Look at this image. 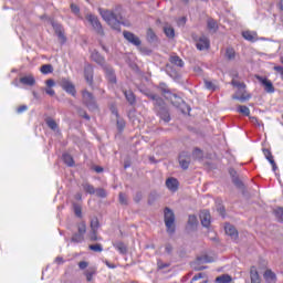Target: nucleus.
<instances>
[{
	"label": "nucleus",
	"mask_w": 283,
	"mask_h": 283,
	"mask_svg": "<svg viewBox=\"0 0 283 283\" xmlns=\"http://www.w3.org/2000/svg\"><path fill=\"white\" fill-rule=\"evenodd\" d=\"M98 12L102 17V19L105 20V22L113 28V30H116L117 32H120V21H118V15L114 13L113 10H105V9H98Z\"/></svg>",
	"instance_id": "nucleus-1"
},
{
	"label": "nucleus",
	"mask_w": 283,
	"mask_h": 283,
	"mask_svg": "<svg viewBox=\"0 0 283 283\" xmlns=\"http://www.w3.org/2000/svg\"><path fill=\"white\" fill-rule=\"evenodd\" d=\"M164 222L167 233H169V235H174L176 233V214L169 208H165L164 210Z\"/></svg>",
	"instance_id": "nucleus-2"
},
{
	"label": "nucleus",
	"mask_w": 283,
	"mask_h": 283,
	"mask_svg": "<svg viewBox=\"0 0 283 283\" xmlns=\"http://www.w3.org/2000/svg\"><path fill=\"white\" fill-rule=\"evenodd\" d=\"M83 103L84 105H86L90 112H96V109H98V104H96V98L88 91L83 92Z\"/></svg>",
	"instance_id": "nucleus-3"
},
{
	"label": "nucleus",
	"mask_w": 283,
	"mask_h": 283,
	"mask_svg": "<svg viewBox=\"0 0 283 283\" xmlns=\"http://www.w3.org/2000/svg\"><path fill=\"white\" fill-rule=\"evenodd\" d=\"M146 96L153 101L156 112H165V109H167V105L165 104V99H163V97L154 93H146Z\"/></svg>",
	"instance_id": "nucleus-4"
},
{
	"label": "nucleus",
	"mask_w": 283,
	"mask_h": 283,
	"mask_svg": "<svg viewBox=\"0 0 283 283\" xmlns=\"http://www.w3.org/2000/svg\"><path fill=\"white\" fill-rule=\"evenodd\" d=\"M86 20L88 23H91L92 28L95 30V32H97V34H103V25L101 24L98 17L88 13L86 14Z\"/></svg>",
	"instance_id": "nucleus-5"
},
{
	"label": "nucleus",
	"mask_w": 283,
	"mask_h": 283,
	"mask_svg": "<svg viewBox=\"0 0 283 283\" xmlns=\"http://www.w3.org/2000/svg\"><path fill=\"white\" fill-rule=\"evenodd\" d=\"M255 78L259 81L260 84L263 85L265 92L268 94H274L275 93V86H273V82L266 77H262L260 75H255Z\"/></svg>",
	"instance_id": "nucleus-6"
},
{
	"label": "nucleus",
	"mask_w": 283,
	"mask_h": 283,
	"mask_svg": "<svg viewBox=\"0 0 283 283\" xmlns=\"http://www.w3.org/2000/svg\"><path fill=\"white\" fill-rule=\"evenodd\" d=\"M124 39H126V41H128V43H132V45H135L136 48H140L142 45V41L140 38H138L136 34L129 32V31H124Z\"/></svg>",
	"instance_id": "nucleus-7"
},
{
	"label": "nucleus",
	"mask_w": 283,
	"mask_h": 283,
	"mask_svg": "<svg viewBox=\"0 0 283 283\" xmlns=\"http://www.w3.org/2000/svg\"><path fill=\"white\" fill-rule=\"evenodd\" d=\"M232 98L233 101H240V103H247L251 98V94L247 93V88H244V91H238Z\"/></svg>",
	"instance_id": "nucleus-8"
},
{
	"label": "nucleus",
	"mask_w": 283,
	"mask_h": 283,
	"mask_svg": "<svg viewBox=\"0 0 283 283\" xmlns=\"http://www.w3.org/2000/svg\"><path fill=\"white\" fill-rule=\"evenodd\" d=\"M166 187L169 189V191L176 193V191H178V187H180V182L178 179L170 177L166 180Z\"/></svg>",
	"instance_id": "nucleus-9"
},
{
	"label": "nucleus",
	"mask_w": 283,
	"mask_h": 283,
	"mask_svg": "<svg viewBox=\"0 0 283 283\" xmlns=\"http://www.w3.org/2000/svg\"><path fill=\"white\" fill-rule=\"evenodd\" d=\"M191 164V157H189L188 153H181L179 155V165L184 169H189V165Z\"/></svg>",
	"instance_id": "nucleus-10"
},
{
	"label": "nucleus",
	"mask_w": 283,
	"mask_h": 283,
	"mask_svg": "<svg viewBox=\"0 0 283 283\" xmlns=\"http://www.w3.org/2000/svg\"><path fill=\"white\" fill-rule=\"evenodd\" d=\"M200 220H201L202 227H206V229H209L211 224V213H209V210L201 211Z\"/></svg>",
	"instance_id": "nucleus-11"
},
{
	"label": "nucleus",
	"mask_w": 283,
	"mask_h": 283,
	"mask_svg": "<svg viewBox=\"0 0 283 283\" xmlns=\"http://www.w3.org/2000/svg\"><path fill=\"white\" fill-rule=\"evenodd\" d=\"M84 76H85L86 83L88 85H92V83L94 82V69L92 67V65L87 64L85 66Z\"/></svg>",
	"instance_id": "nucleus-12"
},
{
	"label": "nucleus",
	"mask_w": 283,
	"mask_h": 283,
	"mask_svg": "<svg viewBox=\"0 0 283 283\" xmlns=\"http://www.w3.org/2000/svg\"><path fill=\"white\" fill-rule=\"evenodd\" d=\"M61 87L67 92V94H71L72 96H75L76 90L74 88V85L72 82L67 80L61 81Z\"/></svg>",
	"instance_id": "nucleus-13"
},
{
	"label": "nucleus",
	"mask_w": 283,
	"mask_h": 283,
	"mask_svg": "<svg viewBox=\"0 0 283 283\" xmlns=\"http://www.w3.org/2000/svg\"><path fill=\"white\" fill-rule=\"evenodd\" d=\"M226 233L231 238V240H238V230L232 224L227 223L226 227Z\"/></svg>",
	"instance_id": "nucleus-14"
},
{
	"label": "nucleus",
	"mask_w": 283,
	"mask_h": 283,
	"mask_svg": "<svg viewBox=\"0 0 283 283\" xmlns=\"http://www.w3.org/2000/svg\"><path fill=\"white\" fill-rule=\"evenodd\" d=\"M209 46H210V42H209V38L207 36H201L197 42V49H199L200 51L209 50Z\"/></svg>",
	"instance_id": "nucleus-15"
},
{
	"label": "nucleus",
	"mask_w": 283,
	"mask_h": 283,
	"mask_svg": "<svg viewBox=\"0 0 283 283\" xmlns=\"http://www.w3.org/2000/svg\"><path fill=\"white\" fill-rule=\"evenodd\" d=\"M250 280L251 283H262L260 280V274L258 273V269L255 266H251L250 269Z\"/></svg>",
	"instance_id": "nucleus-16"
},
{
	"label": "nucleus",
	"mask_w": 283,
	"mask_h": 283,
	"mask_svg": "<svg viewBox=\"0 0 283 283\" xmlns=\"http://www.w3.org/2000/svg\"><path fill=\"white\" fill-rule=\"evenodd\" d=\"M263 277H264L266 283H275V282H277V276L271 270H266L264 272V274H263Z\"/></svg>",
	"instance_id": "nucleus-17"
},
{
	"label": "nucleus",
	"mask_w": 283,
	"mask_h": 283,
	"mask_svg": "<svg viewBox=\"0 0 283 283\" xmlns=\"http://www.w3.org/2000/svg\"><path fill=\"white\" fill-rule=\"evenodd\" d=\"M92 61H95L98 65H105V57L101 55L99 52L93 51L91 53Z\"/></svg>",
	"instance_id": "nucleus-18"
},
{
	"label": "nucleus",
	"mask_w": 283,
	"mask_h": 283,
	"mask_svg": "<svg viewBox=\"0 0 283 283\" xmlns=\"http://www.w3.org/2000/svg\"><path fill=\"white\" fill-rule=\"evenodd\" d=\"M104 72L109 83H116V75L114 74V70L107 65H104Z\"/></svg>",
	"instance_id": "nucleus-19"
},
{
	"label": "nucleus",
	"mask_w": 283,
	"mask_h": 283,
	"mask_svg": "<svg viewBox=\"0 0 283 283\" xmlns=\"http://www.w3.org/2000/svg\"><path fill=\"white\" fill-rule=\"evenodd\" d=\"M158 90L164 94L165 98H171L172 96L176 97V95L171 94V91H169L165 83H160Z\"/></svg>",
	"instance_id": "nucleus-20"
},
{
	"label": "nucleus",
	"mask_w": 283,
	"mask_h": 283,
	"mask_svg": "<svg viewBox=\"0 0 283 283\" xmlns=\"http://www.w3.org/2000/svg\"><path fill=\"white\" fill-rule=\"evenodd\" d=\"M53 28H54L55 34L60 39L61 43H65V41H67V39L65 38V34L63 33V30L61 29V25L53 24Z\"/></svg>",
	"instance_id": "nucleus-21"
},
{
	"label": "nucleus",
	"mask_w": 283,
	"mask_h": 283,
	"mask_svg": "<svg viewBox=\"0 0 283 283\" xmlns=\"http://www.w3.org/2000/svg\"><path fill=\"white\" fill-rule=\"evenodd\" d=\"M20 83H22V85L32 86L36 83V80H34V76L29 75V76L21 77Z\"/></svg>",
	"instance_id": "nucleus-22"
},
{
	"label": "nucleus",
	"mask_w": 283,
	"mask_h": 283,
	"mask_svg": "<svg viewBox=\"0 0 283 283\" xmlns=\"http://www.w3.org/2000/svg\"><path fill=\"white\" fill-rule=\"evenodd\" d=\"M170 63H172V65H177V67H185V61H182L178 55H171Z\"/></svg>",
	"instance_id": "nucleus-23"
},
{
	"label": "nucleus",
	"mask_w": 283,
	"mask_h": 283,
	"mask_svg": "<svg viewBox=\"0 0 283 283\" xmlns=\"http://www.w3.org/2000/svg\"><path fill=\"white\" fill-rule=\"evenodd\" d=\"M188 227L189 229H196V227H198V217H196V214L188 217Z\"/></svg>",
	"instance_id": "nucleus-24"
},
{
	"label": "nucleus",
	"mask_w": 283,
	"mask_h": 283,
	"mask_svg": "<svg viewBox=\"0 0 283 283\" xmlns=\"http://www.w3.org/2000/svg\"><path fill=\"white\" fill-rule=\"evenodd\" d=\"M82 187H83L84 191H86V193H90L91 196H94V193H96V189L94 188V186H92L87 181L83 182Z\"/></svg>",
	"instance_id": "nucleus-25"
},
{
	"label": "nucleus",
	"mask_w": 283,
	"mask_h": 283,
	"mask_svg": "<svg viewBox=\"0 0 283 283\" xmlns=\"http://www.w3.org/2000/svg\"><path fill=\"white\" fill-rule=\"evenodd\" d=\"M124 96L129 105H134V103H136V96L132 91H124Z\"/></svg>",
	"instance_id": "nucleus-26"
},
{
	"label": "nucleus",
	"mask_w": 283,
	"mask_h": 283,
	"mask_svg": "<svg viewBox=\"0 0 283 283\" xmlns=\"http://www.w3.org/2000/svg\"><path fill=\"white\" fill-rule=\"evenodd\" d=\"M85 241V234L81 233H74L73 237L71 238V242H74L75 244H81V242Z\"/></svg>",
	"instance_id": "nucleus-27"
},
{
	"label": "nucleus",
	"mask_w": 283,
	"mask_h": 283,
	"mask_svg": "<svg viewBox=\"0 0 283 283\" xmlns=\"http://www.w3.org/2000/svg\"><path fill=\"white\" fill-rule=\"evenodd\" d=\"M114 248H115L116 251H118L122 255H125V253H127V245H125V243H123V242L114 243Z\"/></svg>",
	"instance_id": "nucleus-28"
},
{
	"label": "nucleus",
	"mask_w": 283,
	"mask_h": 283,
	"mask_svg": "<svg viewBox=\"0 0 283 283\" xmlns=\"http://www.w3.org/2000/svg\"><path fill=\"white\" fill-rule=\"evenodd\" d=\"M164 32L168 39H174V36H176V31L171 25L164 27Z\"/></svg>",
	"instance_id": "nucleus-29"
},
{
	"label": "nucleus",
	"mask_w": 283,
	"mask_h": 283,
	"mask_svg": "<svg viewBox=\"0 0 283 283\" xmlns=\"http://www.w3.org/2000/svg\"><path fill=\"white\" fill-rule=\"evenodd\" d=\"M207 25L210 32H218V22L216 20L209 19Z\"/></svg>",
	"instance_id": "nucleus-30"
},
{
	"label": "nucleus",
	"mask_w": 283,
	"mask_h": 283,
	"mask_svg": "<svg viewBox=\"0 0 283 283\" xmlns=\"http://www.w3.org/2000/svg\"><path fill=\"white\" fill-rule=\"evenodd\" d=\"M231 275L229 274H222L216 279L217 283H231Z\"/></svg>",
	"instance_id": "nucleus-31"
},
{
	"label": "nucleus",
	"mask_w": 283,
	"mask_h": 283,
	"mask_svg": "<svg viewBox=\"0 0 283 283\" xmlns=\"http://www.w3.org/2000/svg\"><path fill=\"white\" fill-rule=\"evenodd\" d=\"M226 57L228 61H235V50H233V48H228L226 50Z\"/></svg>",
	"instance_id": "nucleus-32"
},
{
	"label": "nucleus",
	"mask_w": 283,
	"mask_h": 283,
	"mask_svg": "<svg viewBox=\"0 0 283 283\" xmlns=\"http://www.w3.org/2000/svg\"><path fill=\"white\" fill-rule=\"evenodd\" d=\"M146 39L149 43H155V41H157L158 38L156 36V33L154 32V30L148 29Z\"/></svg>",
	"instance_id": "nucleus-33"
},
{
	"label": "nucleus",
	"mask_w": 283,
	"mask_h": 283,
	"mask_svg": "<svg viewBox=\"0 0 283 283\" xmlns=\"http://www.w3.org/2000/svg\"><path fill=\"white\" fill-rule=\"evenodd\" d=\"M45 123L48 127L52 129V132H56V129H59V124H56V120L53 118H46Z\"/></svg>",
	"instance_id": "nucleus-34"
},
{
	"label": "nucleus",
	"mask_w": 283,
	"mask_h": 283,
	"mask_svg": "<svg viewBox=\"0 0 283 283\" xmlns=\"http://www.w3.org/2000/svg\"><path fill=\"white\" fill-rule=\"evenodd\" d=\"M77 233L85 235V233H87V224L85 223V221H81L80 223H77Z\"/></svg>",
	"instance_id": "nucleus-35"
},
{
	"label": "nucleus",
	"mask_w": 283,
	"mask_h": 283,
	"mask_svg": "<svg viewBox=\"0 0 283 283\" xmlns=\"http://www.w3.org/2000/svg\"><path fill=\"white\" fill-rule=\"evenodd\" d=\"M62 158L67 167H74V158H72L70 154H64Z\"/></svg>",
	"instance_id": "nucleus-36"
},
{
	"label": "nucleus",
	"mask_w": 283,
	"mask_h": 283,
	"mask_svg": "<svg viewBox=\"0 0 283 283\" xmlns=\"http://www.w3.org/2000/svg\"><path fill=\"white\" fill-rule=\"evenodd\" d=\"M40 71L42 74H52L54 72V69L52 67L51 64H44L41 66Z\"/></svg>",
	"instance_id": "nucleus-37"
},
{
	"label": "nucleus",
	"mask_w": 283,
	"mask_h": 283,
	"mask_svg": "<svg viewBox=\"0 0 283 283\" xmlns=\"http://www.w3.org/2000/svg\"><path fill=\"white\" fill-rule=\"evenodd\" d=\"M229 174H230V176H232V178H233L232 180H233L234 185L237 187H242V181H240V179H238V177H235V170L233 168H230Z\"/></svg>",
	"instance_id": "nucleus-38"
},
{
	"label": "nucleus",
	"mask_w": 283,
	"mask_h": 283,
	"mask_svg": "<svg viewBox=\"0 0 283 283\" xmlns=\"http://www.w3.org/2000/svg\"><path fill=\"white\" fill-rule=\"evenodd\" d=\"M239 114H243V116H249L251 114V109L248 106L240 105L238 107Z\"/></svg>",
	"instance_id": "nucleus-39"
},
{
	"label": "nucleus",
	"mask_w": 283,
	"mask_h": 283,
	"mask_svg": "<svg viewBox=\"0 0 283 283\" xmlns=\"http://www.w3.org/2000/svg\"><path fill=\"white\" fill-rule=\"evenodd\" d=\"M158 114L160 115V118H163V120H165V123H169V120H171V117H169V112H167V108L158 112Z\"/></svg>",
	"instance_id": "nucleus-40"
},
{
	"label": "nucleus",
	"mask_w": 283,
	"mask_h": 283,
	"mask_svg": "<svg viewBox=\"0 0 283 283\" xmlns=\"http://www.w3.org/2000/svg\"><path fill=\"white\" fill-rule=\"evenodd\" d=\"M233 87H238V92H244L247 90V84L245 83H240L238 81H232Z\"/></svg>",
	"instance_id": "nucleus-41"
},
{
	"label": "nucleus",
	"mask_w": 283,
	"mask_h": 283,
	"mask_svg": "<svg viewBox=\"0 0 283 283\" xmlns=\"http://www.w3.org/2000/svg\"><path fill=\"white\" fill-rule=\"evenodd\" d=\"M242 36L245 39V41H251L252 43L255 41V36L250 31H244Z\"/></svg>",
	"instance_id": "nucleus-42"
},
{
	"label": "nucleus",
	"mask_w": 283,
	"mask_h": 283,
	"mask_svg": "<svg viewBox=\"0 0 283 283\" xmlns=\"http://www.w3.org/2000/svg\"><path fill=\"white\" fill-rule=\"evenodd\" d=\"M85 275H86L87 282H92L94 275H96V270H94V269L87 270Z\"/></svg>",
	"instance_id": "nucleus-43"
},
{
	"label": "nucleus",
	"mask_w": 283,
	"mask_h": 283,
	"mask_svg": "<svg viewBox=\"0 0 283 283\" xmlns=\"http://www.w3.org/2000/svg\"><path fill=\"white\" fill-rule=\"evenodd\" d=\"M197 262H199L200 264H209L213 262V259H210L209 256H201L197 259Z\"/></svg>",
	"instance_id": "nucleus-44"
},
{
	"label": "nucleus",
	"mask_w": 283,
	"mask_h": 283,
	"mask_svg": "<svg viewBox=\"0 0 283 283\" xmlns=\"http://www.w3.org/2000/svg\"><path fill=\"white\" fill-rule=\"evenodd\" d=\"M95 193H96L97 198H107V191H105V189H103V188L96 189Z\"/></svg>",
	"instance_id": "nucleus-45"
},
{
	"label": "nucleus",
	"mask_w": 283,
	"mask_h": 283,
	"mask_svg": "<svg viewBox=\"0 0 283 283\" xmlns=\"http://www.w3.org/2000/svg\"><path fill=\"white\" fill-rule=\"evenodd\" d=\"M74 213L77 218H83V209L78 205H74Z\"/></svg>",
	"instance_id": "nucleus-46"
},
{
	"label": "nucleus",
	"mask_w": 283,
	"mask_h": 283,
	"mask_svg": "<svg viewBox=\"0 0 283 283\" xmlns=\"http://www.w3.org/2000/svg\"><path fill=\"white\" fill-rule=\"evenodd\" d=\"M88 249L91 251H95V253H101L103 251V245L97 243V244L90 245Z\"/></svg>",
	"instance_id": "nucleus-47"
},
{
	"label": "nucleus",
	"mask_w": 283,
	"mask_h": 283,
	"mask_svg": "<svg viewBox=\"0 0 283 283\" xmlns=\"http://www.w3.org/2000/svg\"><path fill=\"white\" fill-rule=\"evenodd\" d=\"M98 227H99V223H98V219H92L91 220V230L92 231H98Z\"/></svg>",
	"instance_id": "nucleus-48"
},
{
	"label": "nucleus",
	"mask_w": 283,
	"mask_h": 283,
	"mask_svg": "<svg viewBox=\"0 0 283 283\" xmlns=\"http://www.w3.org/2000/svg\"><path fill=\"white\" fill-rule=\"evenodd\" d=\"M266 160L272 165V170L277 171V164H275V159H273V155L270 157H266Z\"/></svg>",
	"instance_id": "nucleus-49"
},
{
	"label": "nucleus",
	"mask_w": 283,
	"mask_h": 283,
	"mask_svg": "<svg viewBox=\"0 0 283 283\" xmlns=\"http://www.w3.org/2000/svg\"><path fill=\"white\" fill-rule=\"evenodd\" d=\"M274 214L279 220L283 221V208L275 209Z\"/></svg>",
	"instance_id": "nucleus-50"
},
{
	"label": "nucleus",
	"mask_w": 283,
	"mask_h": 283,
	"mask_svg": "<svg viewBox=\"0 0 283 283\" xmlns=\"http://www.w3.org/2000/svg\"><path fill=\"white\" fill-rule=\"evenodd\" d=\"M96 231L97 230H91V232L88 234V238H90V240H92V242L98 241V235L96 234Z\"/></svg>",
	"instance_id": "nucleus-51"
},
{
	"label": "nucleus",
	"mask_w": 283,
	"mask_h": 283,
	"mask_svg": "<svg viewBox=\"0 0 283 283\" xmlns=\"http://www.w3.org/2000/svg\"><path fill=\"white\" fill-rule=\"evenodd\" d=\"M205 85H206V90H211L212 92H214V90H216V84H213V82H211V81H205Z\"/></svg>",
	"instance_id": "nucleus-52"
},
{
	"label": "nucleus",
	"mask_w": 283,
	"mask_h": 283,
	"mask_svg": "<svg viewBox=\"0 0 283 283\" xmlns=\"http://www.w3.org/2000/svg\"><path fill=\"white\" fill-rule=\"evenodd\" d=\"M71 10L73 14H80L81 13V9L78 8V6L72 3L71 4Z\"/></svg>",
	"instance_id": "nucleus-53"
},
{
	"label": "nucleus",
	"mask_w": 283,
	"mask_h": 283,
	"mask_svg": "<svg viewBox=\"0 0 283 283\" xmlns=\"http://www.w3.org/2000/svg\"><path fill=\"white\" fill-rule=\"evenodd\" d=\"M117 129H119V132H123L125 129V120L117 119Z\"/></svg>",
	"instance_id": "nucleus-54"
},
{
	"label": "nucleus",
	"mask_w": 283,
	"mask_h": 283,
	"mask_svg": "<svg viewBox=\"0 0 283 283\" xmlns=\"http://www.w3.org/2000/svg\"><path fill=\"white\" fill-rule=\"evenodd\" d=\"M172 251H174V247L171 245V243H167L165 245V252L168 253V255H171Z\"/></svg>",
	"instance_id": "nucleus-55"
},
{
	"label": "nucleus",
	"mask_w": 283,
	"mask_h": 283,
	"mask_svg": "<svg viewBox=\"0 0 283 283\" xmlns=\"http://www.w3.org/2000/svg\"><path fill=\"white\" fill-rule=\"evenodd\" d=\"M119 202L122 205H127V196L123 192L119 193Z\"/></svg>",
	"instance_id": "nucleus-56"
},
{
	"label": "nucleus",
	"mask_w": 283,
	"mask_h": 283,
	"mask_svg": "<svg viewBox=\"0 0 283 283\" xmlns=\"http://www.w3.org/2000/svg\"><path fill=\"white\" fill-rule=\"evenodd\" d=\"M274 71L277 72L283 81V66H274Z\"/></svg>",
	"instance_id": "nucleus-57"
},
{
	"label": "nucleus",
	"mask_w": 283,
	"mask_h": 283,
	"mask_svg": "<svg viewBox=\"0 0 283 283\" xmlns=\"http://www.w3.org/2000/svg\"><path fill=\"white\" fill-rule=\"evenodd\" d=\"M23 112H28V106L22 105V106L17 108L18 114H23Z\"/></svg>",
	"instance_id": "nucleus-58"
},
{
	"label": "nucleus",
	"mask_w": 283,
	"mask_h": 283,
	"mask_svg": "<svg viewBox=\"0 0 283 283\" xmlns=\"http://www.w3.org/2000/svg\"><path fill=\"white\" fill-rule=\"evenodd\" d=\"M202 277H205V274L199 273L192 277L191 282H198V280H202Z\"/></svg>",
	"instance_id": "nucleus-59"
},
{
	"label": "nucleus",
	"mask_w": 283,
	"mask_h": 283,
	"mask_svg": "<svg viewBox=\"0 0 283 283\" xmlns=\"http://www.w3.org/2000/svg\"><path fill=\"white\" fill-rule=\"evenodd\" d=\"M45 85L50 88L54 87V85H56V83L54 82V80H46Z\"/></svg>",
	"instance_id": "nucleus-60"
},
{
	"label": "nucleus",
	"mask_w": 283,
	"mask_h": 283,
	"mask_svg": "<svg viewBox=\"0 0 283 283\" xmlns=\"http://www.w3.org/2000/svg\"><path fill=\"white\" fill-rule=\"evenodd\" d=\"M45 93H46L49 96H54V94H56V92H54V90H53V88H50V87L45 88Z\"/></svg>",
	"instance_id": "nucleus-61"
},
{
	"label": "nucleus",
	"mask_w": 283,
	"mask_h": 283,
	"mask_svg": "<svg viewBox=\"0 0 283 283\" xmlns=\"http://www.w3.org/2000/svg\"><path fill=\"white\" fill-rule=\"evenodd\" d=\"M185 23H187V18L185 17L180 18L177 22L178 25H185Z\"/></svg>",
	"instance_id": "nucleus-62"
},
{
	"label": "nucleus",
	"mask_w": 283,
	"mask_h": 283,
	"mask_svg": "<svg viewBox=\"0 0 283 283\" xmlns=\"http://www.w3.org/2000/svg\"><path fill=\"white\" fill-rule=\"evenodd\" d=\"M86 266H88V263L85 262V261H81V262L78 263V268L82 269V270H84Z\"/></svg>",
	"instance_id": "nucleus-63"
},
{
	"label": "nucleus",
	"mask_w": 283,
	"mask_h": 283,
	"mask_svg": "<svg viewBox=\"0 0 283 283\" xmlns=\"http://www.w3.org/2000/svg\"><path fill=\"white\" fill-rule=\"evenodd\" d=\"M263 154H264L265 158H270V156H273V155L271 154V150H269V149H266V148L263 149Z\"/></svg>",
	"instance_id": "nucleus-64"
}]
</instances>
